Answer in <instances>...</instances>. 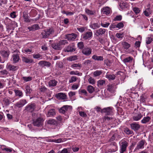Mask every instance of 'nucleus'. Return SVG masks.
Returning <instances> with one entry per match:
<instances>
[{
    "label": "nucleus",
    "instance_id": "obj_4",
    "mask_svg": "<svg viewBox=\"0 0 153 153\" xmlns=\"http://www.w3.org/2000/svg\"><path fill=\"white\" fill-rule=\"evenodd\" d=\"M128 145V143L125 140L123 141L120 145V152L124 153L126 151L127 147Z\"/></svg>",
    "mask_w": 153,
    "mask_h": 153
},
{
    "label": "nucleus",
    "instance_id": "obj_62",
    "mask_svg": "<svg viewBox=\"0 0 153 153\" xmlns=\"http://www.w3.org/2000/svg\"><path fill=\"white\" fill-rule=\"evenodd\" d=\"M109 25L110 23H106L105 24L102 22L101 23V26L104 27H107Z\"/></svg>",
    "mask_w": 153,
    "mask_h": 153
},
{
    "label": "nucleus",
    "instance_id": "obj_22",
    "mask_svg": "<svg viewBox=\"0 0 153 153\" xmlns=\"http://www.w3.org/2000/svg\"><path fill=\"white\" fill-rule=\"evenodd\" d=\"M143 117V115L140 113H138L135 116H134L132 117V119L134 121H137Z\"/></svg>",
    "mask_w": 153,
    "mask_h": 153
},
{
    "label": "nucleus",
    "instance_id": "obj_48",
    "mask_svg": "<svg viewBox=\"0 0 153 153\" xmlns=\"http://www.w3.org/2000/svg\"><path fill=\"white\" fill-rule=\"evenodd\" d=\"M152 39L151 37H148L146 39V44H150L152 41Z\"/></svg>",
    "mask_w": 153,
    "mask_h": 153
},
{
    "label": "nucleus",
    "instance_id": "obj_16",
    "mask_svg": "<svg viewBox=\"0 0 153 153\" xmlns=\"http://www.w3.org/2000/svg\"><path fill=\"white\" fill-rule=\"evenodd\" d=\"M76 37V35L74 33L68 34L66 36V38L68 40H74Z\"/></svg>",
    "mask_w": 153,
    "mask_h": 153
},
{
    "label": "nucleus",
    "instance_id": "obj_54",
    "mask_svg": "<svg viewBox=\"0 0 153 153\" xmlns=\"http://www.w3.org/2000/svg\"><path fill=\"white\" fill-rule=\"evenodd\" d=\"M77 80V79L75 76H72L71 77V79L69 81V82L70 83L73 82H75Z\"/></svg>",
    "mask_w": 153,
    "mask_h": 153
},
{
    "label": "nucleus",
    "instance_id": "obj_44",
    "mask_svg": "<svg viewBox=\"0 0 153 153\" xmlns=\"http://www.w3.org/2000/svg\"><path fill=\"white\" fill-rule=\"evenodd\" d=\"M105 81L104 80H100L97 82V85L98 86H101L105 84Z\"/></svg>",
    "mask_w": 153,
    "mask_h": 153
},
{
    "label": "nucleus",
    "instance_id": "obj_43",
    "mask_svg": "<svg viewBox=\"0 0 153 153\" xmlns=\"http://www.w3.org/2000/svg\"><path fill=\"white\" fill-rule=\"evenodd\" d=\"M47 33H48V36L54 33V30L53 28H51L46 30H45Z\"/></svg>",
    "mask_w": 153,
    "mask_h": 153
},
{
    "label": "nucleus",
    "instance_id": "obj_8",
    "mask_svg": "<svg viewBox=\"0 0 153 153\" xmlns=\"http://www.w3.org/2000/svg\"><path fill=\"white\" fill-rule=\"evenodd\" d=\"M27 101L26 100L23 99L17 102L16 104V106L19 108L23 107L27 103Z\"/></svg>",
    "mask_w": 153,
    "mask_h": 153
},
{
    "label": "nucleus",
    "instance_id": "obj_20",
    "mask_svg": "<svg viewBox=\"0 0 153 153\" xmlns=\"http://www.w3.org/2000/svg\"><path fill=\"white\" fill-rule=\"evenodd\" d=\"M110 10L109 7H106L102 9L101 12L104 14L108 15L110 13Z\"/></svg>",
    "mask_w": 153,
    "mask_h": 153
},
{
    "label": "nucleus",
    "instance_id": "obj_58",
    "mask_svg": "<svg viewBox=\"0 0 153 153\" xmlns=\"http://www.w3.org/2000/svg\"><path fill=\"white\" fill-rule=\"evenodd\" d=\"M33 57L34 58L38 59L42 57V55L39 53L37 54H33Z\"/></svg>",
    "mask_w": 153,
    "mask_h": 153
},
{
    "label": "nucleus",
    "instance_id": "obj_12",
    "mask_svg": "<svg viewBox=\"0 0 153 153\" xmlns=\"http://www.w3.org/2000/svg\"><path fill=\"white\" fill-rule=\"evenodd\" d=\"M74 47V45L73 46H71L70 45H68L64 49V51L65 52H74L76 50Z\"/></svg>",
    "mask_w": 153,
    "mask_h": 153
},
{
    "label": "nucleus",
    "instance_id": "obj_35",
    "mask_svg": "<svg viewBox=\"0 0 153 153\" xmlns=\"http://www.w3.org/2000/svg\"><path fill=\"white\" fill-rule=\"evenodd\" d=\"M122 45L125 49H127L130 47V44L126 42H123L122 43Z\"/></svg>",
    "mask_w": 153,
    "mask_h": 153
},
{
    "label": "nucleus",
    "instance_id": "obj_29",
    "mask_svg": "<svg viewBox=\"0 0 153 153\" xmlns=\"http://www.w3.org/2000/svg\"><path fill=\"white\" fill-rule=\"evenodd\" d=\"M14 91L16 96L20 97L23 96V93L21 91L17 89H15Z\"/></svg>",
    "mask_w": 153,
    "mask_h": 153
},
{
    "label": "nucleus",
    "instance_id": "obj_18",
    "mask_svg": "<svg viewBox=\"0 0 153 153\" xmlns=\"http://www.w3.org/2000/svg\"><path fill=\"white\" fill-rule=\"evenodd\" d=\"M51 45L52 48L55 50H60L63 48L62 47L60 46L58 42L56 43L53 42L51 44Z\"/></svg>",
    "mask_w": 153,
    "mask_h": 153
},
{
    "label": "nucleus",
    "instance_id": "obj_21",
    "mask_svg": "<svg viewBox=\"0 0 153 153\" xmlns=\"http://www.w3.org/2000/svg\"><path fill=\"white\" fill-rule=\"evenodd\" d=\"M132 129L134 130L135 131H137L140 128V125L136 123H131L130 125Z\"/></svg>",
    "mask_w": 153,
    "mask_h": 153
},
{
    "label": "nucleus",
    "instance_id": "obj_5",
    "mask_svg": "<svg viewBox=\"0 0 153 153\" xmlns=\"http://www.w3.org/2000/svg\"><path fill=\"white\" fill-rule=\"evenodd\" d=\"M82 52L85 55L88 56L91 54L92 50L90 47H87L82 50Z\"/></svg>",
    "mask_w": 153,
    "mask_h": 153
},
{
    "label": "nucleus",
    "instance_id": "obj_45",
    "mask_svg": "<svg viewBox=\"0 0 153 153\" xmlns=\"http://www.w3.org/2000/svg\"><path fill=\"white\" fill-rule=\"evenodd\" d=\"M77 56H71L68 59V60L70 61H72L77 59Z\"/></svg>",
    "mask_w": 153,
    "mask_h": 153
},
{
    "label": "nucleus",
    "instance_id": "obj_24",
    "mask_svg": "<svg viewBox=\"0 0 153 153\" xmlns=\"http://www.w3.org/2000/svg\"><path fill=\"white\" fill-rule=\"evenodd\" d=\"M85 13L88 15H93L95 13V11L94 10H91L87 8H85Z\"/></svg>",
    "mask_w": 153,
    "mask_h": 153
},
{
    "label": "nucleus",
    "instance_id": "obj_1",
    "mask_svg": "<svg viewBox=\"0 0 153 153\" xmlns=\"http://www.w3.org/2000/svg\"><path fill=\"white\" fill-rule=\"evenodd\" d=\"M101 112L105 113V115H112L114 114L113 108L111 107L105 108L101 109Z\"/></svg>",
    "mask_w": 153,
    "mask_h": 153
},
{
    "label": "nucleus",
    "instance_id": "obj_36",
    "mask_svg": "<svg viewBox=\"0 0 153 153\" xmlns=\"http://www.w3.org/2000/svg\"><path fill=\"white\" fill-rule=\"evenodd\" d=\"M58 42L60 46L61 47H62V45H65L66 44L68 43L67 41L65 40H60Z\"/></svg>",
    "mask_w": 153,
    "mask_h": 153
},
{
    "label": "nucleus",
    "instance_id": "obj_28",
    "mask_svg": "<svg viewBox=\"0 0 153 153\" xmlns=\"http://www.w3.org/2000/svg\"><path fill=\"white\" fill-rule=\"evenodd\" d=\"M120 6L121 9H123L128 7V5L127 2L125 1H121L120 2Z\"/></svg>",
    "mask_w": 153,
    "mask_h": 153
},
{
    "label": "nucleus",
    "instance_id": "obj_19",
    "mask_svg": "<svg viewBox=\"0 0 153 153\" xmlns=\"http://www.w3.org/2000/svg\"><path fill=\"white\" fill-rule=\"evenodd\" d=\"M7 68L10 71H16L18 68V66L12 65L11 64L7 65Z\"/></svg>",
    "mask_w": 153,
    "mask_h": 153
},
{
    "label": "nucleus",
    "instance_id": "obj_30",
    "mask_svg": "<svg viewBox=\"0 0 153 153\" xmlns=\"http://www.w3.org/2000/svg\"><path fill=\"white\" fill-rule=\"evenodd\" d=\"M57 82L54 79L50 80L48 82V85L50 87H54L55 86L57 83Z\"/></svg>",
    "mask_w": 153,
    "mask_h": 153
},
{
    "label": "nucleus",
    "instance_id": "obj_37",
    "mask_svg": "<svg viewBox=\"0 0 153 153\" xmlns=\"http://www.w3.org/2000/svg\"><path fill=\"white\" fill-rule=\"evenodd\" d=\"M1 53L3 57L6 58H8L9 54V52L5 51H1Z\"/></svg>",
    "mask_w": 153,
    "mask_h": 153
},
{
    "label": "nucleus",
    "instance_id": "obj_10",
    "mask_svg": "<svg viewBox=\"0 0 153 153\" xmlns=\"http://www.w3.org/2000/svg\"><path fill=\"white\" fill-rule=\"evenodd\" d=\"M56 97L59 100L66 99L67 98V96L65 94L61 92L56 94Z\"/></svg>",
    "mask_w": 153,
    "mask_h": 153
},
{
    "label": "nucleus",
    "instance_id": "obj_49",
    "mask_svg": "<svg viewBox=\"0 0 153 153\" xmlns=\"http://www.w3.org/2000/svg\"><path fill=\"white\" fill-rule=\"evenodd\" d=\"M26 94H30L31 93L32 90L30 89L29 86H27L26 87Z\"/></svg>",
    "mask_w": 153,
    "mask_h": 153
},
{
    "label": "nucleus",
    "instance_id": "obj_32",
    "mask_svg": "<svg viewBox=\"0 0 153 153\" xmlns=\"http://www.w3.org/2000/svg\"><path fill=\"white\" fill-rule=\"evenodd\" d=\"M133 59V58L131 56H129L124 59L123 60V61L125 63H131L132 62Z\"/></svg>",
    "mask_w": 153,
    "mask_h": 153
},
{
    "label": "nucleus",
    "instance_id": "obj_59",
    "mask_svg": "<svg viewBox=\"0 0 153 153\" xmlns=\"http://www.w3.org/2000/svg\"><path fill=\"white\" fill-rule=\"evenodd\" d=\"M85 27H83L77 28V30L81 33L85 31Z\"/></svg>",
    "mask_w": 153,
    "mask_h": 153
},
{
    "label": "nucleus",
    "instance_id": "obj_64",
    "mask_svg": "<svg viewBox=\"0 0 153 153\" xmlns=\"http://www.w3.org/2000/svg\"><path fill=\"white\" fill-rule=\"evenodd\" d=\"M123 27V24L122 22H120L118 23L116 25V27L117 28H120Z\"/></svg>",
    "mask_w": 153,
    "mask_h": 153
},
{
    "label": "nucleus",
    "instance_id": "obj_27",
    "mask_svg": "<svg viewBox=\"0 0 153 153\" xmlns=\"http://www.w3.org/2000/svg\"><path fill=\"white\" fill-rule=\"evenodd\" d=\"M39 28V27L38 25H34L31 27H28V28L30 31L36 30H38Z\"/></svg>",
    "mask_w": 153,
    "mask_h": 153
},
{
    "label": "nucleus",
    "instance_id": "obj_38",
    "mask_svg": "<svg viewBox=\"0 0 153 153\" xmlns=\"http://www.w3.org/2000/svg\"><path fill=\"white\" fill-rule=\"evenodd\" d=\"M90 27L94 30L100 27V25L97 23H94L90 25Z\"/></svg>",
    "mask_w": 153,
    "mask_h": 153
},
{
    "label": "nucleus",
    "instance_id": "obj_13",
    "mask_svg": "<svg viewBox=\"0 0 153 153\" xmlns=\"http://www.w3.org/2000/svg\"><path fill=\"white\" fill-rule=\"evenodd\" d=\"M93 33L92 32H87L82 35V38L85 40H86L90 37L92 36Z\"/></svg>",
    "mask_w": 153,
    "mask_h": 153
},
{
    "label": "nucleus",
    "instance_id": "obj_61",
    "mask_svg": "<svg viewBox=\"0 0 153 153\" xmlns=\"http://www.w3.org/2000/svg\"><path fill=\"white\" fill-rule=\"evenodd\" d=\"M122 17L121 16H117L114 19V21H120L121 20Z\"/></svg>",
    "mask_w": 153,
    "mask_h": 153
},
{
    "label": "nucleus",
    "instance_id": "obj_39",
    "mask_svg": "<svg viewBox=\"0 0 153 153\" xmlns=\"http://www.w3.org/2000/svg\"><path fill=\"white\" fill-rule=\"evenodd\" d=\"M87 90L89 93L91 94L94 91V88L92 86L89 85L88 86Z\"/></svg>",
    "mask_w": 153,
    "mask_h": 153
},
{
    "label": "nucleus",
    "instance_id": "obj_3",
    "mask_svg": "<svg viewBox=\"0 0 153 153\" xmlns=\"http://www.w3.org/2000/svg\"><path fill=\"white\" fill-rule=\"evenodd\" d=\"M36 108L35 104L34 103H31L29 104L25 107L24 110L27 112H32L35 110Z\"/></svg>",
    "mask_w": 153,
    "mask_h": 153
},
{
    "label": "nucleus",
    "instance_id": "obj_11",
    "mask_svg": "<svg viewBox=\"0 0 153 153\" xmlns=\"http://www.w3.org/2000/svg\"><path fill=\"white\" fill-rule=\"evenodd\" d=\"M22 62L26 64H30L33 62L32 59L26 56H22Z\"/></svg>",
    "mask_w": 153,
    "mask_h": 153
},
{
    "label": "nucleus",
    "instance_id": "obj_46",
    "mask_svg": "<svg viewBox=\"0 0 153 153\" xmlns=\"http://www.w3.org/2000/svg\"><path fill=\"white\" fill-rule=\"evenodd\" d=\"M108 115H105L103 118V120L104 121H109L112 119V117H108Z\"/></svg>",
    "mask_w": 153,
    "mask_h": 153
},
{
    "label": "nucleus",
    "instance_id": "obj_60",
    "mask_svg": "<svg viewBox=\"0 0 153 153\" xmlns=\"http://www.w3.org/2000/svg\"><path fill=\"white\" fill-rule=\"evenodd\" d=\"M71 67H72V68H81L82 67V65L81 64H74L72 65Z\"/></svg>",
    "mask_w": 153,
    "mask_h": 153
},
{
    "label": "nucleus",
    "instance_id": "obj_2",
    "mask_svg": "<svg viewBox=\"0 0 153 153\" xmlns=\"http://www.w3.org/2000/svg\"><path fill=\"white\" fill-rule=\"evenodd\" d=\"M44 120L42 117H39L33 121V124L34 126L41 127L43 125Z\"/></svg>",
    "mask_w": 153,
    "mask_h": 153
},
{
    "label": "nucleus",
    "instance_id": "obj_52",
    "mask_svg": "<svg viewBox=\"0 0 153 153\" xmlns=\"http://www.w3.org/2000/svg\"><path fill=\"white\" fill-rule=\"evenodd\" d=\"M88 81L89 83L93 84L95 83V81L94 79L92 78L91 77H90L88 79Z\"/></svg>",
    "mask_w": 153,
    "mask_h": 153
},
{
    "label": "nucleus",
    "instance_id": "obj_15",
    "mask_svg": "<svg viewBox=\"0 0 153 153\" xmlns=\"http://www.w3.org/2000/svg\"><path fill=\"white\" fill-rule=\"evenodd\" d=\"M106 31V30L105 29L100 28L96 31V35L97 36L102 35L105 34Z\"/></svg>",
    "mask_w": 153,
    "mask_h": 153
},
{
    "label": "nucleus",
    "instance_id": "obj_34",
    "mask_svg": "<svg viewBox=\"0 0 153 153\" xmlns=\"http://www.w3.org/2000/svg\"><path fill=\"white\" fill-rule=\"evenodd\" d=\"M47 123L51 125H55L57 124V122L54 119L49 120L47 121Z\"/></svg>",
    "mask_w": 153,
    "mask_h": 153
},
{
    "label": "nucleus",
    "instance_id": "obj_53",
    "mask_svg": "<svg viewBox=\"0 0 153 153\" xmlns=\"http://www.w3.org/2000/svg\"><path fill=\"white\" fill-rule=\"evenodd\" d=\"M23 80L25 82L31 81L32 80V77L30 76L23 77H22Z\"/></svg>",
    "mask_w": 153,
    "mask_h": 153
},
{
    "label": "nucleus",
    "instance_id": "obj_51",
    "mask_svg": "<svg viewBox=\"0 0 153 153\" xmlns=\"http://www.w3.org/2000/svg\"><path fill=\"white\" fill-rule=\"evenodd\" d=\"M124 132L127 134H129L132 133L133 131H131L129 129L126 128L125 129Z\"/></svg>",
    "mask_w": 153,
    "mask_h": 153
},
{
    "label": "nucleus",
    "instance_id": "obj_50",
    "mask_svg": "<svg viewBox=\"0 0 153 153\" xmlns=\"http://www.w3.org/2000/svg\"><path fill=\"white\" fill-rule=\"evenodd\" d=\"M133 10L135 13L137 14L139 13L140 11V9L137 7H135L133 8Z\"/></svg>",
    "mask_w": 153,
    "mask_h": 153
},
{
    "label": "nucleus",
    "instance_id": "obj_17",
    "mask_svg": "<svg viewBox=\"0 0 153 153\" xmlns=\"http://www.w3.org/2000/svg\"><path fill=\"white\" fill-rule=\"evenodd\" d=\"M13 62L14 63L18 62L20 59L19 55L18 54H14L12 55Z\"/></svg>",
    "mask_w": 153,
    "mask_h": 153
},
{
    "label": "nucleus",
    "instance_id": "obj_31",
    "mask_svg": "<svg viewBox=\"0 0 153 153\" xmlns=\"http://www.w3.org/2000/svg\"><path fill=\"white\" fill-rule=\"evenodd\" d=\"M116 77V76L114 74H107L105 75L106 78L108 79L109 80H114L115 79Z\"/></svg>",
    "mask_w": 153,
    "mask_h": 153
},
{
    "label": "nucleus",
    "instance_id": "obj_26",
    "mask_svg": "<svg viewBox=\"0 0 153 153\" xmlns=\"http://www.w3.org/2000/svg\"><path fill=\"white\" fill-rule=\"evenodd\" d=\"M92 58L94 60L98 61H102L104 59V58L102 56H98L95 55H94L92 57Z\"/></svg>",
    "mask_w": 153,
    "mask_h": 153
},
{
    "label": "nucleus",
    "instance_id": "obj_42",
    "mask_svg": "<svg viewBox=\"0 0 153 153\" xmlns=\"http://www.w3.org/2000/svg\"><path fill=\"white\" fill-rule=\"evenodd\" d=\"M41 34L42 35V37L43 38H48L49 37L48 33H47L45 30H44L41 33Z\"/></svg>",
    "mask_w": 153,
    "mask_h": 153
},
{
    "label": "nucleus",
    "instance_id": "obj_57",
    "mask_svg": "<svg viewBox=\"0 0 153 153\" xmlns=\"http://www.w3.org/2000/svg\"><path fill=\"white\" fill-rule=\"evenodd\" d=\"M79 113L80 116L82 117H85L87 116L86 114L84 112L79 111Z\"/></svg>",
    "mask_w": 153,
    "mask_h": 153
},
{
    "label": "nucleus",
    "instance_id": "obj_9",
    "mask_svg": "<svg viewBox=\"0 0 153 153\" xmlns=\"http://www.w3.org/2000/svg\"><path fill=\"white\" fill-rule=\"evenodd\" d=\"M39 65L42 67L45 66L47 67H49L51 65V63L48 62L46 61H41L38 63Z\"/></svg>",
    "mask_w": 153,
    "mask_h": 153
},
{
    "label": "nucleus",
    "instance_id": "obj_41",
    "mask_svg": "<svg viewBox=\"0 0 153 153\" xmlns=\"http://www.w3.org/2000/svg\"><path fill=\"white\" fill-rule=\"evenodd\" d=\"M113 61L108 59L104 60V64L107 66L110 67Z\"/></svg>",
    "mask_w": 153,
    "mask_h": 153
},
{
    "label": "nucleus",
    "instance_id": "obj_33",
    "mask_svg": "<svg viewBox=\"0 0 153 153\" xmlns=\"http://www.w3.org/2000/svg\"><path fill=\"white\" fill-rule=\"evenodd\" d=\"M151 119V118L149 116L144 117L141 120V122L143 124H146L148 123Z\"/></svg>",
    "mask_w": 153,
    "mask_h": 153
},
{
    "label": "nucleus",
    "instance_id": "obj_7",
    "mask_svg": "<svg viewBox=\"0 0 153 153\" xmlns=\"http://www.w3.org/2000/svg\"><path fill=\"white\" fill-rule=\"evenodd\" d=\"M145 143L144 140H142L140 141L138 143V144L134 150V151H136L137 150H139L140 149H143L144 148V145Z\"/></svg>",
    "mask_w": 153,
    "mask_h": 153
},
{
    "label": "nucleus",
    "instance_id": "obj_55",
    "mask_svg": "<svg viewBox=\"0 0 153 153\" xmlns=\"http://www.w3.org/2000/svg\"><path fill=\"white\" fill-rule=\"evenodd\" d=\"M116 36L118 38H122L123 37V33H117L116 34Z\"/></svg>",
    "mask_w": 153,
    "mask_h": 153
},
{
    "label": "nucleus",
    "instance_id": "obj_23",
    "mask_svg": "<svg viewBox=\"0 0 153 153\" xmlns=\"http://www.w3.org/2000/svg\"><path fill=\"white\" fill-rule=\"evenodd\" d=\"M56 114V112L54 109H51L49 110L47 114V116L48 117H51L54 116Z\"/></svg>",
    "mask_w": 153,
    "mask_h": 153
},
{
    "label": "nucleus",
    "instance_id": "obj_6",
    "mask_svg": "<svg viewBox=\"0 0 153 153\" xmlns=\"http://www.w3.org/2000/svg\"><path fill=\"white\" fill-rule=\"evenodd\" d=\"M72 107L70 105H65L61 108L59 110L60 113L65 114L66 111H67L69 109H71Z\"/></svg>",
    "mask_w": 153,
    "mask_h": 153
},
{
    "label": "nucleus",
    "instance_id": "obj_47",
    "mask_svg": "<svg viewBox=\"0 0 153 153\" xmlns=\"http://www.w3.org/2000/svg\"><path fill=\"white\" fill-rule=\"evenodd\" d=\"M77 46L80 49H82L84 47L83 42H78L77 44Z\"/></svg>",
    "mask_w": 153,
    "mask_h": 153
},
{
    "label": "nucleus",
    "instance_id": "obj_40",
    "mask_svg": "<svg viewBox=\"0 0 153 153\" xmlns=\"http://www.w3.org/2000/svg\"><path fill=\"white\" fill-rule=\"evenodd\" d=\"M102 71L101 70H97L95 71L93 73V75L94 76L97 77L99 76L102 74Z\"/></svg>",
    "mask_w": 153,
    "mask_h": 153
},
{
    "label": "nucleus",
    "instance_id": "obj_56",
    "mask_svg": "<svg viewBox=\"0 0 153 153\" xmlns=\"http://www.w3.org/2000/svg\"><path fill=\"white\" fill-rule=\"evenodd\" d=\"M79 93L80 94H84L86 96H87L88 93L85 89H82L79 91Z\"/></svg>",
    "mask_w": 153,
    "mask_h": 153
},
{
    "label": "nucleus",
    "instance_id": "obj_63",
    "mask_svg": "<svg viewBox=\"0 0 153 153\" xmlns=\"http://www.w3.org/2000/svg\"><path fill=\"white\" fill-rule=\"evenodd\" d=\"M47 88L45 86H42L40 88V91L41 92H44L47 91Z\"/></svg>",
    "mask_w": 153,
    "mask_h": 153
},
{
    "label": "nucleus",
    "instance_id": "obj_14",
    "mask_svg": "<svg viewBox=\"0 0 153 153\" xmlns=\"http://www.w3.org/2000/svg\"><path fill=\"white\" fill-rule=\"evenodd\" d=\"M107 91L111 93H114L115 91V88L113 84H108L107 85Z\"/></svg>",
    "mask_w": 153,
    "mask_h": 153
},
{
    "label": "nucleus",
    "instance_id": "obj_25",
    "mask_svg": "<svg viewBox=\"0 0 153 153\" xmlns=\"http://www.w3.org/2000/svg\"><path fill=\"white\" fill-rule=\"evenodd\" d=\"M23 17L25 22H30V20L29 19L28 15L26 12H23Z\"/></svg>",
    "mask_w": 153,
    "mask_h": 153
}]
</instances>
